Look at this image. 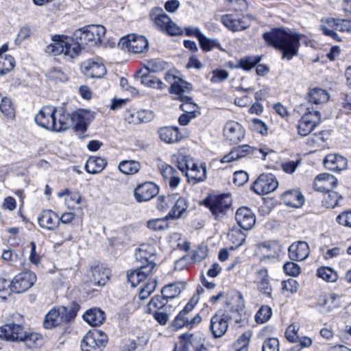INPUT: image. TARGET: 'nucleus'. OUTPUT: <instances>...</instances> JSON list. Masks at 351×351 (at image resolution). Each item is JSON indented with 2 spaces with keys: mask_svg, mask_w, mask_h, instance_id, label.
Here are the masks:
<instances>
[{
  "mask_svg": "<svg viewBox=\"0 0 351 351\" xmlns=\"http://www.w3.org/2000/svg\"><path fill=\"white\" fill-rule=\"evenodd\" d=\"M66 36L63 34H56L51 37V43L49 44L45 49V53L53 56L62 55L64 49V38Z\"/></svg>",
  "mask_w": 351,
  "mask_h": 351,
  "instance_id": "obj_39",
  "label": "nucleus"
},
{
  "mask_svg": "<svg viewBox=\"0 0 351 351\" xmlns=\"http://www.w3.org/2000/svg\"><path fill=\"white\" fill-rule=\"evenodd\" d=\"M310 250L305 241H297L292 243L288 250L289 258L293 261H302L309 255Z\"/></svg>",
  "mask_w": 351,
  "mask_h": 351,
  "instance_id": "obj_29",
  "label": "nucleus"
},
{
  "mask_svg": "<svg viewBox=\"0 0 351 351\" xmlns=\"http://www.w3.org/2000/svg\"><path fill=\"white\" fill-rule=\"evenodd\" d=\"M336 220L340 225L351 228V209L341 212Z\"/></svg>",
  "mask_w": 351,
  "mask_h": 351,
  "instance_id": "obj_64",
  "label": "nucleus"
},
{
  "mask_svg": "<svg viewBox=\"0 0 351 351\" xmlns=\"http://www.w3.org/2000/svg\"><path fill=\"white\" fill-rule=\"evenodd\" d=\"M337 184V179L332 175L321 173L314 180V189L319 192L326 193L324 202L326 207L334 208L337 205L341 196L332 191Z\"/></svg>",
  "mask_w": 351,
  "mask_h": 351,
  "instance_id": "obj_4",
  "label": "nucleus"
},
{
  "mask_svg": "<svg viewBox=\"0 0 351 351\" xmlns=\"http://www.w3.org/2000/svg\"><path fill=\"white\" fill-rule=\"evenodd\" d=\"M158 134L162 141L169 144L176 143L180 138L178 128L176 127L161 128L158 130Z\"/></svg>",
  "mask_w": 351,
  "mask_h": 351,
  "instance_id": "obj_44",
  "label": "nucleus"
},
{
  "mask_svg": "<svg viewBox=\"0 0 351 351\" xmlns=\"http://www.w3.org/2000/svg\"><path fill=\"white\" fill-rule=\"evenodd\" d=\"M151 20L158 29L167 32L169 35L176 36L182 34L183 30L165 14L161 8H154L149 14Z\"/></svg>",
  "mask_w": 351,
  "mask_h": 351,
  "instance_id": "obj_8",
  "label": "nucleus"
},
{
  "mask_svg": "<svg viewBox=\"0 0 351 351\" xmlns=\"http://www.w3.org/2000/svg\"><path fill=\"white\" fill-rule=\"evenodd\" d=\"M167 300L162 295H156L152 298L148 304V311L149 313L155 311L165 310Z\"/></svg>",
  "mask_w": 351,
  "mask_h": 351,
  "instance_id": "obj_51",
  "label": "nucleus"
},
{
  "mask_svg": "<svg viewBox=\"0 0 351 351\" xmlns=\"http://www.w3.org/2000/svg\"><path fill=\"white\" fill-rule=\"evenodd\" d=\"M338 306L339 300L335 293L321 295L317 302V307L322 314L332 311Z\"/></svg>",
  "mask_w": 351,
  "mask_h": 351,
  "instance_id": "obj_30",
  "label": "nucleus"
},
{
  "mask_svg": "<svg viewBox=\"0 0 351 351\" xmlns=\"http://www.w3.org/2000/svg\"><path fill=\"white\" fill-rule=\"evenodd\" d=\"M336 19L322 18L320 21L319 30L324 36H328L335 41H341V37L336 33Z\"/></svg>",
  "mask_w": 351,
  "mask_h": 351,
  "instance_id": "obj_33",
  "label": "nucleus"
},
{
  "mask_svg": "<svg viewBox=\"0 0 351 351\" xmlns=\"http://www.w3.org/2000/svg\"><path fill=\"white\" fill-rule=\"evenodd\" d=\"M281 198L287 206L293 208H300L304 202L303 195L300 191L296 189L284 192Z\"/></svg>",
  "mask_w": 351,
  "mask_h": 351,
  "instance_id": "obj_34",
  "label": "nucleus"
},
{
  "mask_svg": "<svg viewBox=\"0 0 351 351\" xmlns=\"http://www.w3.org/2000/svg\"><path fill=\"white\" fill-rule=\"evenodd\" d=\"M171 162L187 178L189 183L194 185L203 182L206 178V164L195 163L193 158L181 152L171 157Z\"/></svg>",
  "mask_w": 351,
  "mask_h": 351,
  "instance_id": "obj_3",
  "label": "nucleus"
},
{
  "mask_svg": "<svg viewBox=\"0 0 351 351\" xmlns=\"http://www.w3.org/2000/svg\"><path fill=\"white\" fill-rule=\"evenodd\" d=\"M106 31V28L103 25H90L75 30L73 37L79 42L80 46H97L101 43Z\"/></svg>",
  "mask_w": 351,
  "mask_h": 351,
  "instance_id": "obj_5",
  "label": "nucleus"
},
{
  "mask_svg": "<svg viewBox=\"0 0 351 351\" xmlns=\"http://www.w3.org/2000/svg\"><path fill=\"white\" fill-rule=\"evenodd\" d=\"M300 325L298 323L290 324L285 330V337L291 343H300L302 348H310L313 340L308 336H300L298 331Z\"/></svg>",
  "mask_w": 351,
  "mask_h": 351,
  "instance_id": "obj_22",
  "label": "nucleus"
},
{
  "mask_svg": "<svg viewBox=\"0 0 351 351\" xmlns=\"http://www.w3.org/2000/svg\"><path fill=\"white\" fill-rule=\"evenodd\" d=\"M198 41L201 48L204 51H211L214 47H217L219 50L223 51V49L221 47L217 40L208 38L203 34L198 39Z\"/></svg>",
  "mask_w": 351,
  "mask_h": 351,
  "instance_id": "obj_52",
  "label": "nucleus"
},
{
  "mask_svg": "<svg viewBox=\"0 0 351 351\" xmlns=\"http://www.w3.org/2000/svg\"><path fill=\"white\" fill-rule=\"evenodd\" d=\"M141 168V165L136 160H123L119 164V169L125 175H133L137 173Z\"/></svg>",
  "mask_w": 351,
  "mask_h": 351,
  "instance_id": "obj_48",
  "label": "nucleus"
},
{
  "mask_svg": "<svg viewBox=\"0 0 351 351\" xmlns=\"http://www.w3.org/2000/svg\"><path fill=\"white\" fill-rule=\"evenodd\" d=\"M247 18L235 19L232 15L226 14L221 17V22L230 30L232 32L241 31L249 26Z\"/></svg>",
  "mask_w": 351,
  "mask_h": 351,
  "instance_id": "obj_36",
  "label": "nucleus"
},
{
  "mask_svg": "<svg viewBox=\"0 0 351 351\" xmlns=\"http://www.w3.org/2000/svg\"><path fill=\"white\" fill-rule=\"evenodd\" d=\"M276 247L275 245H261L259 247V250L263 255V259H272L277 257L278 252Z\"/></svg>",
  "mask_w": 351,
  "mask_h": 351,
  "instance_id": "obj_58",
  "label": "nucleus"
},
{
  "mask_svg": "<svg viewBox=\"0 0 351 351\" xmlns=\"http://www.w3.org/2000/svg\"><path fill=\"white\" fill-rule=\"evenodd\" d=\"M204 204L215 219H219L226 215L231 205V199L230 196L226 194L213 195L206 198Z\"/></svg>",
  "mask_w": 351,
  "mask_h": 351,
  "instance_id": "obj_11",
  "label": "nucleus"
},
{
  "mask_svg": "<svg viewBox=\"0 0 351 351\" xmlns=\"http://www.w3.org/2000/svg\"><path fill=\"white\" fill-rule=\"evenodd\" d=\"M272 315L271 308L267 305L262 306L255 315V321L258 324H263L267 322Z\"/></svg>",
  "mask_w": 351,
  "mask_h": 351,
  "instance_id": "obj_55",
  "label": "nucleus"
},
{
  "mask_svg": "<svg viewBox=\"0 0 351 351\" xmlns=\"http://www.w3.org/2000/svg\"><path fill=\"white\" fill-rule=\"evenodd\" d=\"M321 114L317 108L305 107V112L297 123V132L300 136L308 135L319 123Z\"/></svg>",
  "mask_w": 351,
  "mask_h": 351,
  "instance_id": "obj_9",
  "label": "nucleus"
},
{
  "mask_svg": "<svg viewBox=\"0 0 351 351\" xmlns=\"http://www.w3.org/2000/svg\"><path fill=\"white\" fill-rule=\"evenodd\" d=\"M64 194H67V197L65 199V204L68 208L74 209L75 205H78L81 202V196L78 193H69L66 190ZM62 194H60L59 196H62Z\"/></svg>",
  "mask_w": 351,
  "mask_h": 351,
  "instance_id": "obj_59",
  "label": "nucleus"
},
{
  "mask_svg": "<svg viewBox=\"0 0 351 351\" xmlns=\"http://www.w3.org/2000/svg\"><path fill=\"white\" fill-rule=\"evenodd\" d=\"M165 80L170 84L169 93L174 95V98L186 99L185 94L190 93L192 90V85L184 81L176 69L168 71L165 75Z\"/></svg>",
  "mask_w": 351,
  "mask_h": 351,
  "instance_id": "obj_6",
  "label": "nucleus"
},
{
  "mask_svg": "<svg viewBox=\"0 0 351 351\" xmlns=\"http://www.w3.org/2000/svg\"><path fill=\"white\" fill-rule=\"evenodd\" d=\"M157 167L160 174L165 180H168L177 172L171 165L160 160L158 161Z\"/></svg>",
  "mask_w": 351,
  "mask_h": 351,
  "instance_id": "obj_61",
  "label": "nucleus"
},
{
  "mask_svg": "<svg viewBox=\"0 0 351 351\" xmlns=\"http://www.w3.org/2000/svg\"><path fill=\"white\" fill-rule=\"evenodd\" d=\"M83 318L90 326H97L103 324L105 320L104 311L99 308H90L83 315Z\"/></svg>",
  "mask_w": 351,
  "mask_h": 351,
  "instance_id": "obj_40",
  "label": "nucleus"
},
{
  "mask_svg": "<svg viewBox=\"0 0 351 351\" xmlns=\"http://www.w3.org/2000/svg\"><path fill=\"white\" fill-rule=\"evenodd\" d=\"M93 119L94 114L90 110L80 109L72 113V125L76 131L84 133Z\"/></svg>",
  "mask_w": 351,
  "mask_h": 351,
  "instance_id": "obj_20",
  "label": "nucleus"
},
{
  "mask_svg": "<svg viewBox=\"0 0 351 351\" xmlns=\"http://www.w3.org/2000/svg\"><path fill=\"white\" fill-rule=\"evenodd\" d=\"M156 254L155 247L149 243L140 245L136 250L135 258L139 265L137 269L127 273L128 280L132 287L138 285L152 273L156 267Z\"/></svg>",
  "mask_w": 351,
  "mask_h": 351,
  "instance_id": "obj_1",
  "label": "nucleus"
},
{
  "mask_svg": "<svg viewBox=\"0 0 351 351\" xmlns=\"http://www.w3.org/2000/svg\"><path fill=\"white\" fill-rule=\"evenodd\" d=\"M81 69L82 73L89 77L100 78L106 73L104 63L98 58L89 59L83 62Z\"/></svg>",
  "mask_w": 351,
  "mask_h": 351,
  "instance_id": "obj_19",
  "label": "nucleus"
},
{
  "mask_svg": "<svg viewBox=\"0 0 351 351\" xmlns=\"http://www.w3.org/2000/svg\"><path fill=\"white\" fill-rule=\"evenodd\" d=\"M39 226L48 230H56L59 224L60 219L58 215L51 210H45L38 216Z\"/></svg>",
  "mask_w": 351,
  "mask_h": 351,
  "instance_id": "obj_27",
  "label": "nucleus"
},
{
  "mask_svg": "<svg viewBox=\"0 0 351 351\" xmlns=\"http://www.w3.org/2000/svg\"><path fill=\"white\" fill-rule=\"evenodd\" d=\"M278 185V182L274 175L263 173L254 182L251 189L258 195H265L274 191Z\"/></svg>",
  "mask_w": 351,
  "mask_h": 351,
  "instance_id": "obj_15",
  "label": "nucleus"
},
{
  "mask_svg": "<svg viewBox=\"0 0 351 351\" xmlns=\"http://www.w3.org/2000/svg\"><path fill=\"white\" fill-rule=\"evenodd\" d=\"M159 193V187L152 182L139 184L134 191V196L138 202H147L156 196Z\"/></svg>",
  "mask_w": 351,
  "mask_h": 351,
  "instance_id": "obj_18",
  "label": "nucleus"
},
{
  "mask_svg": "<svg viewBox=\"0 0 351 351\" xmlns=\"http://www.w3.org/2000/svg\"><path fill=\"white\" fill-rule=\"evenodd\" d=\"M317 277L328 282H334L338 279L337 272L329 267H321L317 270Z\"/></svg>",
  "mask_w": 351,
  "mask_h": 351,
  "instance_id": "obj_50",
  "label": "nucleus"
},
{
  "mask_svg": "<svg viewBox=\"0 0 351 351\" xmlns=\"http://www.w3.org/2000/svg\"><path fill=\"white\" fill-rule=\"evenodd\" d=\"M262 351H279V341L277 338H269L262 345Z\"/></svg>",
  "mask_w": 351,
  "mask_h": 351,
  "instance_id": "obj_63",
  "label": "nucleus"
},
{
  "mask_svg": "<svg viewBox=\"0 0 351 351\" xmlns=\"http://www.w3.org/2000/svg\"><path fill=\"white\" fill-rule=\"evenodd\" d=\"M107 165V160L99 156H90L85 164L86 171L92 174L101 172Z\"/></svg>",
  "mask_w": 351,
  "mask_h": 351,
  "instance_id": "obj_38",
  "label": "nucleus"
},
{
  "mask_svg": "<svg viewBox=\"0 0 351 351\" xmlns=\"http://www.w3.org/2000/svg\"><path fill=\"white\" fill-rule=\"evenodd\" d=\"M73 126L72 114H70L64 108H56V119L54 120V128L52 131L60 132L67 130Z\"/></svg>",
  "mask_w": 351,
  "mask_h": 351,
  "instance_id": "obj_28",
  "label": "nucleus"
},
{
  "mask_svg": "<svg viewBox=\"0 0 351 351\" xmlns=\"http://www.w3.org/2000/svg\"><path fill=\"white\" fill-rule=\"evenodd\" d=\"M0 111L7 118L11 119L15 116V110L11 99L1 95Z\"/></svg>",
  "mask_w": 351,
  "mask_h": 351,
  "instance_id": "obj_49",
  "label": "nucleus"
},
{
  "mask_svg": "<svg viewBox=\"0 0 351 351\" xmlns=\"http://www.w3.org/2000/svg\"><path fill=\"white\" fill-rule=\"evenodd\" d=\"M64 49L62 55L69 59H73L80 56L81 53V46L79 42L74 40V37L66 36L64 38Z\"/></svg>",
  "mask_w": 351,
  "mask_h": 351,
  "instance_id": "obj_37",
  "label": "nucleus"
},
{
  "mask_svg": "<svg viewBox=\"0 0 351 351\" xmlns=\"http://www.w3.org/2000/svg\"><path fill=\"white\" fill-rule=\"evenodd\" d=\"M22 322L8 323L0 327V338L10 341H21L25 337Z\"/></svg>",
  "mask_w": 351,
  "mask_h": 351,
  "instance_id": "obj_16",
  "label": "nucleus"
},
{
  "mask_svg": "<svg viewBox=\"0 0 351 351\" xmlns=\"http://www.w3.org/2000/svg\"><path fill=\"white\" fill-rule=\"evenodd\" d=\"M110 271L109 269L101 266L95 267L92 270L93 280L91 282L97 286H104L109 279Z\"/></svg>",
  "mask_w": 351,
  "mask_h": 351,
  "instance_id": "obj_42",
  "label": "nucleus"
},
{
  "mask_svg": "<svg viewBox=\"0 0 351 351\" xmlns=\"http://www.w3.org/2000/svg\"><path fill=\"white\" fill-rule=\"evenodd\" d=\"M230 319L228 313H216L211 317L210 329L214 337H221L226 332Z\"/></svg>",
  "mask_w": 351,
  "mask_h": 351,
  "instance_id": "obj_17",
  "label": "nucleus"
},
{
  "mask_svg": "<svg viewBox=\"0 0 351 351\" xmlns=\"http://www.w3.org/2000/svg\"><path fill=\"white\" fill-rule=\"evenodd\" d=\"M55 119L56 108L52 106L43 107L34 117V121L38 125L49 130L54 128Z\"/></svg>",
  "mask_w": 351,
  "mask_h": 351,
  "instance_id": "obj_21",
  "label": "nucleus"
},
{
  "mask_svg": "<svg viewBox=\"0 0 351 351\" xmlns=\"http://www.w3.org/2000/svg\"><path fill=\"white\" fill-rule=\"evenodd\" d=\"M324 167L332 171H341L346 169L347 159L341 155L330 154L326 156L324 159Z\"/></svg>",
  "mask_w": 351,
  "mask_h": 351,
  "instance_id": "obj_31",
  "label": "nucleus"
},
{
  "mask_svg": "<svg viewBox=\"0 0 351 351\" xmlns=\"http://www.w3.org/2000/svg\"><path fill=\"white\" fill-rule=\"evenodd\" d=\"M298 283L294 279H289L282 282V293L289 297L298 291Z\"/></svg>",
  "mask_w": 351,
  "mask_h": 351,
  "instance_id": "obj_60",
  "label": "nucleus"
},
{
  "mask_svg": "<svg viewBox=\"0 0 351 351\" xmlns=\"http://www.w3.org/2000/svg\"><path fill=\"white\" fill-rule=\"evenodd\" d=\"M184 343L181 351H201L204 343L201 337L195 334H184L181 337Z\"/></svg>",
  "mask_w": 351,
  "mask_h": 351,
  "instance_id": "obj_35",
  "label": "nucleus"
},
{
  "mask_svg": "<svg viewBox=\"0 0 351 351\" xmlns=\"http://www.w3.org/2000/svg\"><path fill=\"white\" fill-rule=\"evenodd\" d=\"M259 56H248L242 58L239 60V67L242 68L243 70L250 71L255 67L257 64L261 61Z\"/></svg>",
  "mask_w": 351,
  "mask_h": 351,
  "instance_id": "obj_57",
  "label": "nucleus"
},
{
  "mask_svg": "<svg viewBox=\"0 0 351 351\" xmlns=\"http://www.w3.org/2000/svg\"><path fill=\"white\" fill-rule=\"evenodd\" d=\"M227 304L230 306V312L235 313V322L240 323L241 320L240 312L242 311L245 307V302L241 293L238 291H231Z\"/></svg>",
  "mask_w": 351,
  "mask_h": 351,
  "instance_id": "obj_26",
  "label": "nucleus"
},
{
  "mask_svg": "<svg viewBox=\"0 0 351 351\" xmlns=\"http://www.w3.org/2000/svg\"><path fill=\"white\" fill-rule=\"evenodd\" d=\"M190 93H186L184 96L187 98H175L176 99L180 100L182 104L180 106L181 110L184 112L189 114H196L197 106L192 101V98L189 96Z\"/></svg>",
  "mask_w": 351,
  "mask_h": 351,
  "instance_id": "obj_53",
  "label": "nucleus"
},
{
  "mask_svg": "<svg viewBox=\"0 0 351 351\" xmlns=\"http://www.w3.org/2000/svg\"><path fill=\"white\" fill-rule=\"evenodd\" d=\"M255 283L258 289L267 297H271L272 288L269 280L267 270L261 269L256 272Z\"/></svg>",
  "mask_w": 351,
  "mask_h": 351,
  "instance_id": "obj_32",
  "label": "nucleus"
},
{
  "mask_svg": "<svg viewBox=\"0 0 351 351\" xmlns=\"http://www.w3.org/2000/svg\"><path fill=\"white\" fill-rule=\"evenodd\" d=\"M223 135L228 141L238 143L244 138L245 129L239 123L230 121L224 125Z\"/></svg>",
  "mask_w": 351,
  "mask_h": 351,
  "instance_id": "obj_23",
  "label": "nucleus"
},
{
  "mask_svg": "<svg viewBox=\"0 0 351 351\" xmlns=\"http://www.w3.org/2000/svg\"><path fill=\"white\" fill-rule=\"evenodd\" d=\"M36 281V276L32 271H24L16 275L10 282V291L21 293L30 289Z\"/></svg>",
  "mask_w": 351,
  "mask_h": 351,
  "instance_id": "obj_13",
  "label": "nucleus"
},
{
  "mask_svg": "<svg viewBox=\"0 0 351 351\" xmlns=\"http://www.w3.org/2000/svg\"><path fill=\"white\" fill-rule=\"evenodd\" d=\"M329 99V95L326 90L320 88H314L309 90L308 100L311 104L315 105L322 104Z\"/></svg>",
  "mask_w": 351,
  "mask_h": 351,
  "instance_id": "obj_43",
  "label": "nucleus"
},
{
  "mask_svg": "<svg viewBox=\"0 0 351 351\" xmlns=\"http://www.w3.org/2000/svg\"><path fill=\"white\" fill-rule=\"evenodd\" d=\"M229 240L234 247L241 246L245 241L246 235L239 228H232L228 234Z\"/></svg>",
  "mask_w": 351,
  "mask_h": 351,
  "instance_id": "obj_54",
  "label": "nucleus"
},
{
  "mask_svg": "<svg viewBox=\"0 0 351 351\" xmlns=\"http://www.w3.org/2000/svg\"><path fill=\"white\" fill-rule=\"evenodd\" d=\"M8 46L3 45L0 48V75H3L10 71L14 66L15 62L13 57L8 55H3L7 51Z\"/></svg>",
  "mask_w": 351,
  "mask_h": 351,
  "instance_id": "obj_41",
  "label": "nucleus"
},
{
  "mask_svg": "<svg viewBox=\"0 0 351 351\" xmlns=\"http://www.w3.org/2000/svg\"><path fill=\"white\" fill-rule=\"evenodd\" d=\"M75 316L76 311L71 307L59 306L53 308L45 315L43 326L45 328L50 329L63 323L71 322Z\"/></svg>",
  "mask_w": 351,
  "mask_h": 351,
  "instance_id": "obj_7",
  "label": "nucleus"
},
{
  "mask_svg": "<svg viewBox=\"0 0 351 351\" xmlns=\"http://www.w3.org/2000/svg\"><path fill=\"white\" fill-rule=\"evenodd\" d=\"M263 37L267 44L282 51L284 60H290L298 54L300 36L295 32L274 29L263 34Z\"/></svg>",
  "mask_w": 351,
  "mask_h": 351,
  "instance_id": "obj_2",
  "label": "nucleus"
},
{
  "mask_svg": "<svg viewBox=\"0 0 351 351\" xmlns=\"http://www.w3.org/2000/svg\"><path fill=\"white\" fill-rule=\"evenodd\" d=\"M183 289L182 283L175 282L164 287L161 290V293L167 300L173 299L178 296Z\"/></svg>",
  "mask_w": 351,
  "mask_h": 351,
  "instance_id": "obj_47",
  "label": "nucleus"
},
{
  "mask_svg": "<svg viewBox=\"0 0 351 351\" xmlns=\"http://www.w3.org/2000/svg\"><path fill=\"white\" fill-rule=\"evenodd\" d=\"M171 204H173V207L169 210L168 218L176 219L181 217L186 212L189 207L188 201L185 197L180 196L179 194H172Z\"/></svg>",
  "mask_w": 351,
  "mask_h": 351,
  "instance_id": "obj_24",
  "label": "nucleus"
},
{
  "mask_svg": "<svg viewBox=\"0 0 351 351\" xmlns=\"http://www.w3.org/2000/svg\"><path fill=\"white\" fill-rule=\"evenodd\" d=\"M236 155H238V159L244 158L249 154H254L256 152H258L263 155V158L265 159V156L268 154L267 148L255 149L248 145H243L233 148Z\"/></svg>",
  "mask_w": 351,
  "mask_h": 351,
  "instance_id": "obj_45",
  "label": "nucleus"
},
{
  "mask_svg": "<svg viewBox=\"0 0 351 351\" xmlns=\"http://www.w3.org/2000/svg\"><path fill=\"white\" fill-rule=\"evenodd\" d=\"M162 67V63L154 60H149L147 62V67L145 70L139 71L137 74L141 78V83L145 86L153 88L163 89L166 86L158 78L147 76L148 70L156 72Z\"/></svg>",
  "mask_w": 351,
  "mask_h": 351,
  "instance_id": "obj_14",
  "label": "nucleus"
},
{
  "mask_svg": "<svg viewBox=\"0 0 351 351\" xmlns=\"http://www.w3.org/2000/svg\"><path fill=\"white\" fill-rule=\"evenodd\" d=\"M119 45L133 53H141L147 51L148 41L141 35L130 34L120 38Z\"/></svg>",
  "mask_w": 351,
  "mask_h": 351,
  "instance_id": "obj_12",
  "label": "nucleus"
},
{
  "mask_svg": "<svg viewBox=\"0 0 351 351\" xmlns=\"http://www.w3.org/2000/svg\"><path fill=\"white\" fill-rule=\"evenodd\" d=\"M107 343L106 335L101 330L88 331L81 342L82 351H101Z\"/></svg>",
  "mask_w": 351,
  "mask_h": 351,
  "instance_id": "obj_10",
  "label": "nucleus"
},
{
  "mask_svg": "<svg viewBox=\"0 0 351 351\" xmlns=\"http://www.w3.org/2000/svg\"><path fill=\"white\" fill-rule=\"evenodd\" d=\"M21 342H24L27 348L34 349L43 345V339L38 333L25 332V337L23 338Z\"/></svg>",
  "mask_w": 351,
  "mask_h": 351,
  "instance_id": "obj_46",
  "label": "nucleus"
},
{
  "mask_svg": "<svg viewBox=\"0 0 351 351\" xmlns=\"http://www.w3.org/2000/svg\"><path fill=\"white\" fill-rule=\"evenodd\" d=\"M235 219L238 225L244 230H250L256 221L253 212L245 206L241 207L237 210Z\"/></svg>",
  "mask_w": 351,
  "mask_h": 351,
  "instance_id": "obj_25",
  "label": "nucleus"
},
{
  "mask_svg": "<svg viewBox=\"0 0 351 351\" xmlns=\"http://www.w3.org/2000/svg\"><path fill=\"white\" fill-rule=\"evenodd\" d=\"M157 285V280L154 278H149L146 284L141 288L139 291V298L145 300L155 290Z\"/></svg>",
  "mask_w": 351,
  "mask_h": 351,
  "instance_id": "obj_56",
  "label": "nucleus"
},
{
  "mask_svg": "<svg viewBox=\"0 0 351 351\" xmlns=\"http://www.w3.org/2000/svg\"><path fill=\"white\" fill-rule=\"evenodd\" d=\"M1 257L4 261L10 262L11 265L16 267L18 262L20 265H22V261L19 258V254L12 250H3Z\"/></svg>",
  "mask_w": 351,
  "mask_h": 351,
  "instance_id": "obj_62",
  "label": "nucleus"
}]
</instances>
